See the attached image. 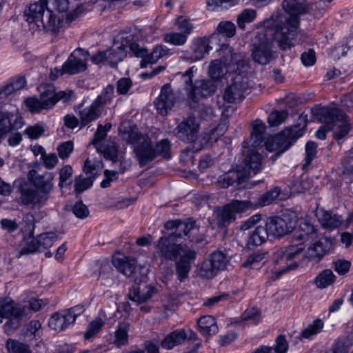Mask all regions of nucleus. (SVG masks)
I'll return each mask as SVG.
<instances>
[{"mask_svg":"<svg viewBox=\"0 0 353 353\" xmlns=\"http://www.w3.org/2000/svg\"><path fill=\"white\" fill-rule=\"evenodd\" d=\"M196 257L194 248L185 243H178L173 236L165 235L156 242L153 259L159 264L165 261L175 262L176 274L182 282L188 277L192 264Z\"/></svg>","mask_w":353,"mask_h":353,"instance_id":"nucleus-1","label":"nucleus"},{"mask_svg":"<svg viewBox=\"0 0 353 353\" xmlns=\"http://www.w3.org/2000/svg\"><path fill=\"white\" fill-rule=\"evenodd\" d=\"M283 10L288 16L279 18L272 34V41L276 44H292L297 34L300 23V16L308 10L307 0H283Z\"/></svg>","mask_w":353,"mask_h":353,"instance_id":"nucleus-2","label":"nucleus"},{"mask_svg":"<svg viewBox=\"0 0 353 353\" xmlns=\"http://www.w3.org/2000/svg\"><path fill=\"white\" fill-rule=\"evenodd\" d=\"M316 115L320 122L324 123L316 132V136L321 140L326 138L327 131H333V136L336 140L345 137L350 130V125L346 119L345 114L341 110L333 107H321L317 110Z\"/></svg>","mask_w":353,"mask_h":353,"instance_id":"nucleus-3","label":"nucleus"},{"mask_svg":"<svg viewBox=\"0 0 353 353\" xmlns=\"http://www.w3.org/2000/svg\"><path fill=\"white\" fill-rule=\"evenodd\" d=\"M47 0H39L30 6L24 11L25 20L32 29L57 32L61 26V21L50 10H46Z\"/></svg>","mask_w":353,"mask_h":353,"instance_id":"nucleus-4","label":"nucleus"},{"mask_svg":"<svg viewBox=\"0 0 353 353\" xmlns=\"http://www.w3.org/2000/svg\"><path fill=\"white\" fill-rule=\"evenodd\" d=\"M171 145L168 139H162L153 145L152 139L148 136L141 138V141L134 146L136 159L141 167L147 165L159 156L164 159H171Z\"/></svg>","mask_w":353,"mask_h":353,"instance_id":"nucleus-5","label":"nucleus"},{"mask_svg":"<svg viewBox=\"0 0 353 353\" xmlns=\"http://www.w3.org/2000/svg\"><path fill=\"white\" fill-rule=\"evenodd\" d=\"M304 248V245L301 243L287 248H281L274 251L272 255L274 269L272 270L270 279L275 281L283 274L295 269L298 263L294 259Z\"/></svg>","mask_w":353,"mask_h":353,"instance_id":"nucleus-6","label":"nucleus"},{"mask_svg":"<svg viewBox=\"0 0 353 353\" xmlns=\"http://www.w3.org/2000/svg\"><path fill=\"white\" fill-rule=\"evenodd\" d=\"M74 98L72 90H61L56 92L53 88H49L41 93L39 98L29 97L25 103L32 112L52 108L58 101L68 103Z\"/></svg>","mask_w":353,"mask_h":353,"instance_id":"nucleus-7","label":"nucleus"},{"mask_svg":"<svg viewBox=\"0 0 353 353\" xmlns=\"http://www.w3.org/2000/svg\"><path fill=\"white\" fill-rule=\"evenodd\" d=\"M304 128L297 125L285 128L274 137L269 138L265 142V146L269 152L279 150L276 156H280L290 148L292 143L303 136Z\"/></svg>","mask_w":353,"mask_h":353,"instance_id":"nucleus-8","label":"nucleus"},{"mask_svg":"<svg viewBox=\"0 0 353 353\" xmlns=\"http://www.w3.org/2000/svg\"><path fill=\"white\" fill-rule=\"evenodd\" d=\"M192 68H189L183 75L185 80V89L188 95L193 101H196L199 97H207L212 95L216 90V85L211 80L201 79L192 83Z\"/></svg>","mask_w":353,"mask_h":353,"instance_id":"nucleus-9","label":"nucleus"},{"mask_svg":"<svg viewBox=\"0 0 353 353\" xmlns=\"http://www.w3.org/2000/svg\"><path fill=\"white\" fill-rule=\"evenodd\" d=\"M89 53L83 48L76 49L68 57V60L63 63L60 70H57V74L52 77V80L63 74L70 75L76 74L86 70V61Z\"/></svg>","mask_w":353,"mask_h":353,"instance_id":"nucleus-10","label":"nucleus"},{"mask_svg":"<svg viewBox=\"0 0 353 353\" xmlns=\"http://www.w3.org/2000/svg\"><path fill=\"white\" fill-rule=\"evenodd\" d=\"M228 263L226 253L220 250L215 251L202 263L199 274L202 277L212 279L225 268Z\"/></svg>","mask_w":353,"mask_h":353,"instance_id":"nucleus-11","label":"nucleus"},{"mask_svg":"<svg viewBox=\"0 0 353 353\" xmlns=\"http://www.w3.org/2000/svg\"><path fill=\"white\" fill-rule=\"evenodd\" d=\"M129 48L131 53L136 57L141 58V68H145L148 64H153L156 63L161 57L168 54V50L165 49L163 46H155L152 52L141 46H120L118 49L119 50H125Z\"/></svg>","mask_w":353,"mask_h":353,"instance_id":"nucleus-12","label":"nucleus"},{"mask_svg":"<svg viewBox=\"0 0 353 353\" xmlns=\"http://www.w3.org/2000/svg\"><path fill=\"white\" fill-rule=\"evenodd\" d=\"M54 177L55 174L49 172L39 174L36 170H32L28 173V180L46 203L49 199L50 193L54 188L53 181Z\"/></svg>","mask_w":353,"mask_h":353,"instance_id":"nucleus-13","label":"nucleus"},{"mask_svg":"<svg viewBox=\"0 0 353 353\" xmlns=\"http://www.w3.org/2000/svg\"><path fill=\"white\" fill-rule=\"evenodd\" d=\"M27 316L25 307L14 303L12 301L0 303V323L3 319H8V321L5 324L7 330L10 327L12 330H15L19 326V320L23 316Z\"/></svg>","mask_w":353,"mask_h":353,"instance_id":"nucleus-14","label":"nucleus"},{"mask_svg":"<svg viewBox=\"0 0 353 353\" xmlns=\"http://www.w3.org/2000/svg\"><path fill=\"white\" fill-rule=\"evenodd\" d=\"M270 235L281 237L291 232L295 227L296 218L290 214H283L281 216L271 217L265 223Z\"/></svg>","mask_w":353,"mask_h":353,"instance_id":"nucleus-15","label":"nucleus"},{"mask_svg":"<svg viewBox=\"0 0 353 353\" xmlns=\"http://www.w3.org/2000/svg\"><path fill=\"white\" fill-rule=\"evenodd\" d=\"M17 192L19 194L18 203L20 205L41 208L46 204V201L35 188L26 181H20Z\"/></svg>","mask_w":353,"mask_h":353,"instance_id":"nucleus-16","label":"nucleus"},{"mask_svg":"<svg viewBox=\"0 0 353 353\" xmlns=\"http://www.w3.org/2000/svg\"><path fill=\"white\" fill-rule=\"evenodd\" d=\"M199 129V125L194 117H189L180 123L174 130L175 135L181 141L185 142H194L193 148L195 151L200 150L201 148L197 147V134Z\"/></svg>","mask_w":353,"mask_h":353,"instance_id":"nucleus-17","label":"nucleus"},{"mask_svg":"<svg viewBox=\"0 0 353 353\" xmlns=\"http://www.w3.org/2000/svg\"><path fill=\"white\" fill-rule=\"evenodd\" d=\"M236 34V26L230 21H222L217 27V32H214L209 37H203L198 38L195 44H214L219 41L225 44V38H231Z\"/></svg>","mask_w":353,"mask_h":353,"instance_id":"nucleus-18","label":"nucleus"},{"mask_svg":"<svg viewBox=\"0 0 353 353\" xmlns=\"http://www.w3.org/2000/svg\"><path fill=\"white\" fill-rule=\"evenodd\" d=\"M179 101L178 95L172 89L170 84L164 85L160 94L157 98L154 105L158 112L161 115H167Z\"/></svg>","mask_w":353,"mask_h":353,"instance_id":"nucleus-19","label":"nucleus"},{"mask_svg":"<svg viewBox=\"0 0 353 353\" xmlns=\"http://www.w3.org/2000/svg\"><path fill=\"white\" fill-rule=\"evenodd\" d=\"M151 42L145 38L143 31L137 28H128L117 32L113 39V44H138Z\"/></svg>","mask_w":353,"mask_h":353,"instance_id":"nucleus-20","label":"nucleus"},{"mask_svg":"<svg viewBox=\"0 0 353 353\" xmlns=\"http://www.w3.org/2000/svg\"><path fill=\"white\" fill-rule=\"evenodd\" d=\"M165 228L167 230H172L168 236H173L174 239L178 241L179 239H181L183 236H188L191 241V232L194 230H198L196 227L195 222L190 221L188 222L181 221L179 220L169 221L165 223Z\"/></svg>","mask_w":353,"mask_h":353,"instance_id":"nucleus-21","label":"nucleus"},{"mask_svg":"<svg viewBox=\"0 0 353 353\" xmlns=\"http://www.w3.org/2000/svg\"><path fill=\"white\" fill-rule=\"evenodd\" d=\"M176 25L180 33H171L165 35L164 41L171 44H184L186 41L187 34H190L192 30V26L183 17H179L177 19Z\"/></svg>","mask_w":353,"mask_h":353,"instance_id":"nucleus-22","label":"nucleus"},{"mask_svg":"<svg viewBox=\"0 0 353 353\" xmlns=\"http://www.w3.org/2000/svg\"><path fill=\"white\" fill-rule=\"evenodd\" d=\"M155 289L144 282L134 285L128 294L129 299L140 304L149 300L154 294Z\"/></svg>","mask_w":353,"mask_h":353,"instance_id":"nucleus-23","label":"nucleus"},{"mask_svg":"<svg viewBox=\"0 0 353 353\" xmlns=\"http://www.w3.org/2000/svg\"><path fill=\"white\" fill-rule=\"evenodd\" d=\"M244 165L241 168L243 173L247 174L248 178L252 173L256 174L262 168V156L254 150H249L243 159Z\"/></svg>","mask_w":353,"mask_h":353,"instance_id":"nucleus-24","label":"nucleus"},{"mask_svg":"<svg viewBox=\"0 0 353 353\" xmlns=\"http://www.w3.org/2000/svg\"><path fill=\"white\" fill-rule=\"evenodd\" d=\"M112 264L118 271L126 276L135 277L137 268L135 267L134 260L130 259L121 254H117L113 256Z\"/></svg>","mask_w":353,"mask_h":353,"instance_id":"nucleus-25","label":"nucleus"},{"mask_svg":"<svg viewBox=\"0 0 353 353\" xmlns=\"http://www.w3.org/2000/svg\"><path fill=\"white\" fill-rule=\"evenodd\" d=\"M13 115L8 112L0 114V143L6 135L12 130L21 128L23 122L21 117H17L13 123Z\"/></svg>","mask_w":353,"mask_h":353,"instance_id":"nucleus-26","label":"nucleus"},{"mask_svg":"<svg viewBox=\"0 0 353 353\" xmlns=\"http://www.w3.org/2000/svg\"><path fill=\"white\" fill-rule=\"evenodd\" d=\"M246 89L245 83L243 81H235L226 88L223 94V99L225 101L231 103L241 100L243 98V94Z\"/></svg>","mask_w":353,"mask_h":353,"instance_id":"nucleus-27","label":"nucleus"},{"mask_svg":"<svg viewBox=\"0 0 353 353\" xmlns=\"http://www.w3.org/2000/svg\"><path fill=\"white\" fill-rule=\"evenodd\" d=\"M72 319L68 316L65 310L54 313L48 321V325L54 331L61 332L72 324Z\"/></svg>","mask_w":353,"mask_h":353,"instance_id":"nucleus-28","label":"nucleus"},{"mask_svg":"<svg viewBox=\"0 0 353 353\" xmlns=\"http://www.w3.org/2000/svg\"><path fill=\"white\" fill-rule=\"evenodd\" d=\"M103 112V110L92 101L88 107L82 109L79 112L81 128L97 120L101 116Z\"/></svg>","mask_w":353,"mask_h":353,"instance_id":"nucleus-29","label":"nucleus"},{"mask_svg":"<svg viewBox=\"0 0 353 353\" xmlns=\"http://www.w3.org/2000/svg\"><path fill=\"white\" fill-rule=\"evenodd\" d=\"M247 179V174L243 173L242 170H230L221 175L219 182L224 188L230 185H239Z\"/></svg>","mask_w":353,"mask_h":353,"instance_id":"nucleus-30","label":"nucleus"},{"mask_svg":"<svg viewBox=\"0 0 353 353\" xmlns=\"http://www.w3.org/2000/svg\"><path fill=\"white\" fill-rule=\"evenodd\" d=\"M270 236L265 223L256 226L254 230L250 232L248 239V245L259 246L263 244Z\"/></svg>","mask_w":353,"mask_h":353,"instance_id":"nucleus-31","label":"nucleus"},{"mask_svg":"<svg viewBox=\"0 0 353 353\" xmlns=\"http://www.w3.org/2000/svg\"><path fill=\"white\" fill-rule=\"evenodd\" d=\"M316 216L319 222L324 228L334 229L338 228L342 222L340 216L333 214L331 212L320 210L317 212Z\"/></svg>","mask_w":353,"mask_h":353,"instance_id":"nucleus-32","label":"nucleus"},{"mask_svg":"<svg viewBox=\"0 0 353 353\" xmlns=\"http://www.w3.org/2000/svg\"><path fill=\"white\" fill-rule=\"evenodd\" d=\"M187 334L184 330H176L166 336L161 341V347L171 350L174 346L181 345L185 341Z\"/></svg>","mask_w":353,"mask_h":353,"instance_id":"nucleus-33","label":"nucleus"},{"mask_svg":"<svg viewBox=\"0 0 353 353\" xmlns=\"http://www.w3.org/2000/svg\"><path fill=\"white\" fill-rule=\"evenodd\" d=\"M331 243L327 239H322L314 243L307 250V256L311 259H321L329 250Z\"/></svg>","mask_w":353,"mask_h":353,"instance_id":"nucleus-34","label":"nucleus"},{"mask_svg":"<svg viewBox=\"0 0 353 353\" xmlns=\"http://www.w3.org/2000/svg\"><path fill=\"white\" fill-rule=\"evenodd\" d=\"M200 332L205 336H211L218 332L215 319L210 315L200 317L197 321Z\"/></svg>","mask_w":353,"mask_h":353,"instance_id":"nucleus-35","label":"nucleus"},{"mask_svg":"<svg viewBox=\"0 0 353 353\" xmlns=\"http://www.w3.org/2000/svg\"><path fill=\"white\" fill-rule=\"evenodd\" d=\"M252 55L255 62L262 65L268 63L274 58L273 52L270 46H255Z\"/></svg>","mask_w":353,"mask_h":353,"instance_id":"nucleus-36","label":"nucleus"},{"mask_svg":"<svg viewBox=\"0 0 353 353\" xmlns=\"http://www.w3.org/2000/svg\"><path fill=\"white\" fill-rule=\"evenodd\" d=\"M119 131L122 139L128 143L134 145V146L141 141V138L147 137L146 135L141 134L135 126L130 125L120 128Z\"/></svg>","mask_w":353,"mask_h":353,"instance_id":"nucleus-37","label":"nucleus"},{"mask_svg":"<svg viewBox=\"0 0 353 353\" xmlns=\"http://www.w3.org/2000/svg\"><path fill=\"white\" fill-rule=\"evenodd\" d=\"M130 323L127 321L119 322L114 334V343L117 346L125 345L128 342Z\"/></svg>","mask_w":353,"mask_h":353,"instance_id":"nucleus-38","label":"nucleus"},{"mask_svg":"<svg viewBox=\"0 0 353 353\" xmlns=\"http://www.w3.org/2000/svg\"><path fill=\"white\" fill-rule=\"evenodd\" d=\"M230 207L232 208L235 214L243 213L248 210H254L256 209V204L254 201V197L248 200H232L230 203Z\"/></svg>","mask_w":353,"mask_h":353,"instance_id":"nucleus-39","label":"nucleus"},{"mask_svg":"<svg viewBox=\"0 0 353 353\" xmlns=\"http://www.w3.org/2000/svg\"><path fill=\"white\" fill-rule=\"evenodd\" d=\"M212 49L210 46H190L186 51L185 58L190 61H196L205 57Z\"/></svg>","mask_w":353,"mask_h":353,"instance_id":"nucleus-40","label":"nucleus"},{"mask_svg":"<svg viewBox=\"0 0 353 353\" xmlns=\"http://www.w3.org/2000/svg\"><path fill=\"white\" fill-rule=\"evenodd\" d=\"M114 95V87L112 84L105 87L100 94L93 101L103 110L106 104H110Z\"/></svg>","mask_w":353,"mask_h":353,"instance_id":"nucleus-41","label":"nucleus"},{"mask_svg":"<svg viewBox=\"0 0 353 353\" xmlns=\"http://www.w3.org/2000/svg\"><path fill=\"white\" fill-rule=\"evenodd\" d=\"M280 193V188L276 187L257 198L254 197V201H255V203L256 204V209L271 204L279 197Z\"/></svg>","mask_w":353,"mask_h":353,"instance_id":"nucleus-42","label":"nucleus"},{"mask_svg":"<svg viewBox=\"0 0 353 353\" xmlns=\"http://www.w3.org/2000/svg\"><path fill=\"white\" fill-rule=\"evenodd\" d=\"M251 125V139L253 140L252 145L256 146L263 141L266 127L265 123L259 119L253 121Z\"/></svg>","mask_w":353,"mask_h":353,"instance_id":"nucleus-43","label":"nucleus"},{"mask_svg":"<svg viewBox=\"0 0 353 353\" xmlns=\"http://www.w3.org/2000/svg\"><path fill=\"white\" fill-rule=\"evenodd\" d=\"M353 347V339L349 336L339 338L333 344L331 352L327 353H348Z\"/></svg>","mask_w":353,"mask_h":353,"instance_id":"nucleus-44","label":"nucleus"},{"mask_svg":"<svg viewBox=\"0 0 353 353\" xmlns=\"http://www.w3.org/2000/svg\"><path fill=\"white\" fill-rule=\"evenodd\" d=\"M336 276L330 270L321 271L315 279V284L319 288H325L335 281Z\"/></svg>","mask_w":353,"mask_h":353,"instance_id":"nucleus-45","label":"nucleus"},{"mask_svg":"<svg viewBox=\"0 0 353 353\" xmlns=\"http://www.w3.org/2000/svg\"><path fill=\"white\" fill-rule=\"evenodd\" d=\"M323 325L324 323L321 319H317L314 320L311 324L308 325L302 330L300 338L306 339H312L322 330Z\"/></svg>","mask_w":353,"mask_h":353,"instance_id":"nucleus-46","label":"nucleus"},{"mask_svg":"<svg viewBox=\"0 0 353 353\" xmlns=\"http://www.w3.org/2000/svg\"><path fill=\"white\" fill-rule=\"evenodd\" d=\"M227 72L228 69L225 65L219 60L212 61L209 66V75L214 80L221 79Z\"/></svg>","mask_w":353,"mask_h":353,"instance_id":"nucleus-47","label":"nucleus"},{"mask_svg":"<svg viewBox=\"0 0 353 353\" xmlns=\"http://www.w3.org/2000/svg\"><path fill=\"white\" fill-rule=\"evenodd\" d=\"M244 0H208L207 7L209 10H222L228 9L243 2Z\"/></svg>","mask_w":353,"mask_h":353,"instance_id":"nucleus-48","label":"nucleus"},{"mask_svg":"<svg viewBox=\"0 0 353 353\" xmlns=\"http://www.w3.org/2000/svg\"><path fill=\"white\" fill-rule=\"evenodd\" d=\"M265 253L254 252L248 257L243 263V266L256 270L260 269L265 263Z\"/></svg>","mask_w":353,"mask_h":353,"instance_id":"nucleus-49","label":"nucleus"},{"mask_svg":"<svg viewBox=\"0 0 353 353\" xmlns=\"http://www.w3.org/2000/svg\"><path fill=\"white\" fill-rule=\"evenodd\" d=\"M26 84V81L24 77H17L13 79L9 84L3 87L1 90L0 94L8 96L15 91L20 90L25 87Z\"/></svg>","mask_w":353,"mask_h":353,"instance_id":"nucleus-50","label":"nucleus"},{"mask_svg":"<svg viewBox=\"0 0 353 353\" xmlns=\"http://www.w3.org/2000/svg\"><path fill=\"white\" fill-rule=\"evenodd\" d=\"M256 17V12L254 9L243 10L237 17L236 22L239 28L244 30L246 23L252 22Z\"/></svg>","mask_w":353,"mask_h":353,"instance_id":"nucleus-51","label":"nucleus"},{"mask_svg":"<svg viewBox=\"0 0 353 353\" xmlns=\"http://www.w3.org/2000/svg\"><path fill=\"white\" fill-rule=\"evenodd\" d=\"M6 348L10 353H30L28 345L16 340H8Z\"/></svg>","mask_w":353,"mask_h":353,"instance_id":"nucleus-52","label":"nucleus"},{"mask_svg":"<svg viewBox=\"0 0 353 353\" xmlns=\"http://www.w3.org/2000/svg\"><path fill=\"white\" fill-rule=\"evenodd\" d=\"M57 239V235L54 232H47L39 235L37 238L41 252L50 248Z\"/></svg>","mask_w":353,"mask_h":353,"instance_id":"nucleus-53","label":"nucleus"},{"mask_svg":"<svg viewBox=\"0 0 353 353\" xmlns=\"http://www.w3.org/2000/svg\"><path fill=\"white\" fill-rule=\"evenodd\" d=\"M105 323L101 319H96L91 321L88 326L86 332L84 334L85 339H90L94 336L103 327Z\"/></svg>","mask_w":353,"mask_h":353,"instance_id":"nucleus-54","label":"nucleus"},{"mask_svg":"<svg viewBox=\"0 0 353 353\" xmlns=\"http://www.w3.org/2000/svg\"><path fill=\"white\" fill-rule=\"evenodd\" d=\"M317 152V145L313 141H308L305 145V163L303 169L306 168L316 158Z\"/></svg>","mask_w":353,"mask_h":353,"instance_id":"nucleus-55","label":"nucleus"},{"mask_svg":"<svg viewBox=\"0 0 353 353\" xmlns=\"http://www.w3.org/2000/svg\"><path fill=\"white\" fill-rule=\"evenodd\" d=\"M261 319V314L256 307H250L247 309L241 315V320L243 321H250L256 324Z\"/></svg>","mask_w":353,"mask_h":353,"instance_id":"nucleus-56","label":"nucleus"},{"mask_svg":"<svg viewBox=\"0 0 353 353\" xmlns=\"http://www.w3.org/2000/svg\"><path fill=\"white\" fill-rule=\"evenodd\" d=\"M236 219V214L230 207V204L228 203L225 205L221 212V216H220V222L223 225H228L232 221H234Z\"/></svg>","mask_w":353,"mask_h":353,"instance_id":"nucleus-57","label":"nucleus"},{"mask_svg":"<svg viewBox=\"0 0 353 353\" xmlns=\"http://www.w3.org/2000/svg\"><path fill=\"white\" fill-rule=\"evenodd\" d=\"M74 150V144L72 141H67L61 143L57 148V152L61 159H68Z\"/></svg>","mask_w":353,"mask_h":353,"instance_id":"nucleus-58","label":"nucleus"},{"mask_svg":"<svg viewBox=\"0 0 353 353\" xmlns=\"http://www.w3.org/2000/svg\"><path fill=\"white\" fill-rule=\"evenodd\" d=\"M111 127L112 125L109 123H106L104 126L99 124L94 134L92 143L96 145L98 143L103 140L107 135V132L110 130Z\"/></svg>","mask_w":353,"mask_h":353,"instance_id":"nucleus-59","label":"nucleus"},{"mask_svg":"<svg viewBox=\"0 0 353 353\" xmlns=\"http://www.w3.org/2000/svg\"><path fill=\"white\" fill-rule=\"evenodd\" d=\"M287 117L285 111H273L268 116V123L271 126H276L282 123Z\"/></svg>","mask_w":353,"mask_h":353,"instance_id":"nucleus-60","label":"nucleus"},{"mask_svg":"<svg viewBox=\"0 0 353 353\" xmlns=\"http://www.w3.org/2000/svg\"><path fill=\"white\" fill-rule=\"evenodd\" d=\"M73 214L79 219H85L89 216L90 212L88 207L81 201L76 202L72 207Z\"/></svg>","mask_w":353,"mask_h":353,"instance_id":"nucleus-61","label":"nucleus"},{"mask_svg":"<svg viewBox=\"0 0 353 353\" xmlns=\"http://www.w3.org/2000/svg\"><path fill=\"white\" fill-rule=\"evenodd\" d=\"M348 50L347 46H334L330 48L329 54L334 60H339L346 54Z\"/></svg>","mask_w":353,"mask_h":353,"instance_id":"nucleus-62","label":"nucleus"},{"mask_svg":"<svg viewBox=\"0 0 353 353\" xmlns=\"http://www.w3.org/2000/svg\"><path fill=\"white\" fill-rule=\"evenodd\" d=\"M132 82L129 78H121L117 83V91L119 94H125L132 87Z\"/></svg>","mask_w":353,"mask_h":353,"instance_id":"nucleus-63","label":"nucleus"},{"mask_svg":"<svg viewBox=\"0 0 353 353\" xmlns=\"http://www.w3.org/2000/svg\"><path fill=\"white\" fill-rule=\"evenodd\" d=\"M301 59L304 65H313L316 60L315 51L313 49H309L301 54Z\"/></svg>","mask_w":353,"mask_h":353,"instance_id":"nucleus-64","label":"nucleus"}]
</instances>
